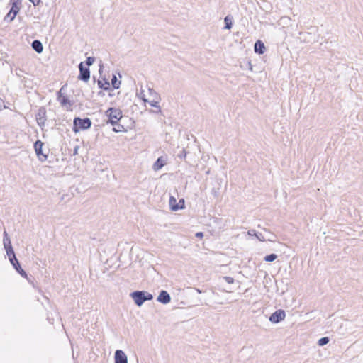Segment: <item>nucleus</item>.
Masks as SVG:
<instances>
[{
	"instance_id": "f257e3e1",
	"label": "nucleus",
	"mask_w": 363,
	"mask_h": 363,
	"mask_svg": "<svg viewBox=\"0 0 363 363\" xmlns=\"http://www.w3.org/2000/svg\"><path fill=\"white\" fill-rule=\"evenodd\" d=\"M130 296L133 299L138 306H141L146 301H150L153 298L152 294L145 291H135L130 293Z\"/></svg>"
},
{
	"instance_id": "f03ea898",
	"label": "nucleus",
	"mask_w": 363,
	"mask_h": 363,
	"mask_svg": "<svg viewBox=\"0 0 363 363\" xmlns=\"http://www.w3.org/2000/svg\"><path fill=\"white\" fill-rule=\"evenodd\" d=\"M105 116L108 118L106 123H111L112 125H115L123 118L121 110L114 107L108 108L105 112Z\"/></svg>"
},
{
	"instance_id": "7ed1b4c3",
	"label": "nucleus",
	"mask_w": 363,
	"mask_h": 363,
	"mask_svg": "<svg viewBox=\"0 0 363 363\" xmlns=\"http://www.w3.org/2000/svg\"><path fill=\"white\" fill-rule=\"evenodd\" d=\"M91 126V121L89 118H81L76 117L73 121L72 130L74 133H78L80 130H88Z\"/></svg>"
},
{
	"instance_id": "20e7f679",
	"label": "nucleus",
	"mask_w": 363,
	"mask_h": 363,
	"mask_svg": "<svg viewBox=\"0 0 363 363\" xmlns=\"http://www.w3.org/2000/svg\"><path fill=\"white\" fill-rule=\"evenodd\" d=\"M4 247L6 250V255L9 257L10 262L13 261L16 258V254L13 249L11 240L8 236V234L6 230L4 232V239H3Z\"/></svg>"
},
{
	"instance_id": "39448f33",
	"label": "nucleus",
	"mask_w": 363,
	"mask_h": 363,
	"mask_svg": "<svg viewBox=\"0 0 363 363\" xmlns=\"http://www.w3.org/2000/svg\"><path fill=\"white\" fill-rule=\"evenodd\" d=\"M79 74L78 79L87 82L90 79L89 68L84 66V62H82L79 65Z\"/></svg>"
},
{
	"instance_id": "423d86ee",
	"label": "nucleus",
	"mask_w": 363,
	"mask_h": 363,
	"mask_svg": "<svg viewBox=\"0 0 363 363\" xmlns=\"http://www.w3.org/2000/svg\"><path fill=\"white\" fill-rule=\"evenodd\" d=\"M35 118L38 125L43 129L47 121L46 108L44 106H41L38 108Z\"/></svg>"
},
{
	"instance_id": "0eeeda50",
	"label": "nucleus",
	"mask_w": 363,
	"mask_h": 363,
	"mask_svg": "<svg viewBox=\"0 0 363 363\" xmlns=\"http://www.w3.org/2000/svg\"><path fill=\"white\" fill-rule=\"evenodd\" d=\"M43 145H44V143L40 140H36L35 143H34V149H35L36 155H37L38 158L39 159V160H40L41 162H44L48 159V155L43 153Z\"/></svg>"
},
{
	"instance_id": "6e6552de",
	"label": "nucleus",
	"mask_w": 363,
	"mask_h": 363,
	"mask_svg": "<svg viewBox=\"0 0 363 363\" xmlns=\"http://www.w3.org/2000/svg\"><path fill=\"white\" fill-rule=\"evenodd\" d=\"M286 317V313L282 309H278L274 311L269 318V320L272 323H279Z\"/></svg>"
},
{
	"instance_id": "1a4fd4ad",
	"label": "nucleus",
	"mask_w": 363,
	"mask_h": 363,
	"mask_svg": "<svg viewBox=\"0 0 363 363\" xmlns=\"http://www.w3.org/2000/svg\"><path fill=\"white\" fill-rule=\"evenodd\" d=\"M115 363H128V357L121 350H117L114 355Z\"/></svg>"
},
{
	"instance_id": "9d476101",
	"label": "nucleus",
	"mask_w": 363,
	"mask_h": 363,
	"mask_svg": "<svg viewBox=\"0 0 363 363\" xmlns=\"http://www.w3.org/2000/svg\"><path fill=\"white\" fill-rule=\"evenodd\" d=\"M154 93H155V98H152V100L148 101V100H147L145 99H143V101L145 102L149 103V104L151 106L155 107V108H157V111H154V112L160 113V112H161V108L159 106V101H160V96L158 95V94L157 92H154Z\"/></svg>"
},
{
	"instance_id": "9b49d317",
	"label": "nucleus",
	"mask_w": 363,
	"mask_h": 363,
	"mask_svg": "<svg viewBox=\"0 0 363 363\" xmlns=\"http://www.w3.org/2000/svg\"><path fill=\"white\" fill-rule=\"evenodd\" d=\"M157 301L163 304H167L171 301V296L167 291L162 290L157 298Z\"/></svg>"
},
{
	"instance_id": "f8f14e48",
	"label": "nucleus",
	"mask_w": 363,
	"mask_h": 363,
	"mask_svg": "<svg viewBox=\"0 0 363 363\" xmlns=\"http://www.w3.org/2000/svg\"><path fill=\"white\" fill-rule=\"evenodd\" d=\"M11 264L13 265V267L16 269V271L21 275V277H23L24 278L27 277V273L26 272L25 270H23L22 269L17 258L13 259V261H11Z\"/></svg>"
},
{
	"instance_id": "ddd939ff",
	"label": "nucleus",
	"mask_w": 363,
	"mask_h": 363,
	"mask_svg": "<svg viewBox=\"0 0 363 363\" xmlns=\"http://www.w3.org/2000/svg\"><path fill=\"white\" fill-rule=\"evenodd\" d=\"M254 50L259 55L264 53L266 48L264 43L260 40H257L254 45Z\"/></svg>"
},
{
	"instance_id": "4468645a",
	"label": "nucleus",
	"mask_w": 363,
	"mask_h": 363,
	"mask_svg": "<svg viewBox=\"0 0 363 363\" xmlns=\"http://www.w3.org/2000/svg\"><path fill=\"white\" fill-rule=\"evenodd\" d=\"M21 3L20 0H11V13H13V17H16L19 12Z\"/></svg>"
},
{
	"instance_id": "2eb2a0df",
	"label": "nucleus",
	"mask_w": 363,
	"mask_h": 363,
	"mask_svg": "<svg viewBox=\"0 0 363 363\" xmlns=\"http://www.w3.org/2000/svg\"><path fill=\"white\" fill-rule=\"evenodd\" d=\"M31 47L38 54L43 51V45L39 40H34L31 43Z\"/></svg>"
},
{
	"instance_id": "dca6fc26",
	"label": "nucleus",
	"mask_w": 363,
	"mask_h": 363,
	"mask_svg": "<svg viewBox=\"0 0 363 363\" xmlns=\"http://www.w3.org/2000/svg\"><path fill=\"white\" fill-rule=\"evenodd\" d=\"M58 101L60 102L62 106H67V105H69V108H67V110H72L71 107L73 106L74 102L71 101L67 96H63L62 98H60L58 99Z\"/></svg>"
},
{
	"instance_id": "f3484780",
	"label": "nucleus",
	"mask_w": 363,
	"mask_h": 363,
	"mask_svg": "<svg viewBox=\"0 0 363 363\" xmlns=\"http://www.w3.org/2000/svg\"><path fill=\"white\" fill-rule=\"evenodd\" d=\"M97 84L98 86L101 89H104L105 91L110 89V83L106 78L99 79Z\"/></svg>"
},
{
	"instance_id": "a211bd4d",
	"label": "nucleus",
	"mask_w": 363,
	"mask_h": 363,
	"mask_svg": "<svg viewBox=\"0 0 363 363\" xmlns=\"http://www.w3.org/2000/svg\"><path fill=\"white\" fill-rule=\"evenodd\" d=\"M169 205L170 208L174 211L184 208V206H179V203H177V200L173 196H171L169 199Z\"/></svg>"
},
{
	"instance_id": "6ab92c4d",
	"label": "nucleus",
	"mask_w": 363,
	"mask_h": 363,
	"mask_svg": "<svg viewBox=\"0 0 363 363\" xmlns=\"http://www.w3.org/2000/svg\"><path fill=\"white\" fill-rule=\"evenodd\" d=\"M165 164H166L165 161L162 158V157H158L157 159V160L154 163V164H153V169L155 171L160 170V169H162L165 165Z\"/></svg>"
},
{
	"instance_id": "aec40b11",
	"label": "nucleus",
	"mask_w": 363,
	"mask_h": 363,
	"mask_svg": "<svg viewBox=\"0 0 363 363\" xmlns=\"http://www.w3.org/2000/svg\"><path fill=\"white\" fill-rule=\"evenodd\" d=\"M233 18L230 15L226 16L224 18V22H225L224 28L230 30L233 26Z\"/></svg>"
},
{
	"instance_id": "412c9836",
	"label": "nucleus",
	"mask_w": 363,
	"mask_h": 363,
	"mask_svg": "<svg viewBox=\"0 0 363 363\" xmlns=\"http://www.w3.org/2000/svg\"><path fill=\"white\" fill-rule=\"evenodd\" d=\"M113 130L116 133H120V132H125L126 129L125 128V127L123 125H121L118 122H117L116 124H115V125H113Z\"/></svg>"
},
{
	"instance_id": "4be33fe9",
	"label": "nucleus",
	"mask_w": 363,
	"mask_h": 363,
	"mask_svg": "<svg viewBox=\"0 0 363 363\" xmlns=\"http://www.w3.org/2000/svg\"><path fill=\"white\" fill-rule=\"evenodd\" d=\"M255 236L259 241H262V242L267 241V240L270 241V242H274V240L272 238H266L261 233H256Z\"/></svg>"
},
{
	"instance_id": "5701e85b",
	"label": "nucleus",
	"mask_w": 363,
	"mask_h": 363,
	"mask_svg": "<svg viewBox=\"0 0 363 363\" xmlns=\"http://www.w3.org/2000/svg\"><path fill=\"white\" fill-rule=\"evenodd\" d=\"M277 258V255L276 254L272 253L270 255H266L264 257V260L267 262H274Z\"/></svg>"
},
{
	"instance_id": "b1692460",
	"label": "nucleus",
	"mask_w": 363,
	"mask_h": 363,
	"mask_svg": "<svg viewBox=\"0 0 363 363\" xmlns=\"http://www.w3.org/2000/svg\"><path fill=\"white\" fill-rule=\"evenodd\" d=\"M330 341V339L328 337H323L318 340V345L319 346H324L327 345Z\"/></svg>"
},
{
	"instance_id": "393cba45",
	"label": "nucleus",
	"mask_w": 363,
	"mask_h": 363,
	"mask_svg": "<svg viewBox=\"0 0 363 363\" xmlns=\"http://www.w3.org/2000/svg\"><path fill=\"white\" fill-rule=\"evenodd\" d=\"M111 84L114 89H118L121 84V82L118 81L116 77L113 75L111 79Z\"/></svg>"
},
{
	"instance_id": "a878e982",
	"label": "nucleus",
	"mask_w": 363,
	"mask_h": 363,
	"mask_svg": "<svg viewBox=\"0 0 363 363\" xmlns=\"http://www.w3.org/2000/svg\"><path fill=\"white\" fill-rule=\"evenodd\" d=\"M95 61V58L94 57H88L84 62L86 64L85 67H89V66L92 65L93 63Z\"/></svg>"
},
{
	"instance_id": "bb28decb",
	"label": "nucleus",
	"mask_w": 363,
	"mask_h": 363,
	"mask_svg": "<svg viewBox=\"0 0 363 363\" xmlns=\"http://www.w3.org/2000/svg\"><path fill=\"white\" fill-rule=\"evenodd\" d=\"M66 85H64L62 86L60 89L57 91V100L60 99V98H62L63 96H65V88Z\"/></svg>"
},
{
	"instance_id": "cd10ccee",
	"label": "nucleus",
	"mask_w": 363,
	"mask_h": 363,
	"mask_svg": "<svg viewBox=\"0 0 363 363\" xmlns=\"http://www.w3.org/2000/svg\"><path fill=\"white\" fill-rule=\"evenodd\" d=\"M186 154H187L186 151L184 149H182L179 151V152L177 154V157L179 159L183 160V159L186 158Z\"/></svg>"
},
{
	"instance_id": "c85d7f7f",
	"label": "nucleus",
	"mask_w": 363,
	"mask_h": 363,
	"mask_svg": "<svg viewBox=\"0 0 363 363\" xmlns=\"http://www.w3.org/2000/svg\"><path fill=\"white\" fill-rule=\"evenodd\" d=\"M15 18V17H13V13H11V10L9 11V13L6 15V16L4 17V21H12L13 19Z\"/></svg>"
},
{
	"instance_id": "c756f323",
	"label": "nucleus",
	"mask_w": 363,
	"mask_h": 363,
	"mask_svg": "<svg viewBox=\"0 0 363 363\" xmlns=\"http://www.w3.org/2000/svg\"><path fill=\"white\" fill-rule=\"evenodd\" d=\"M219 189H216L215 188H213L211 190V194L215 197L218 198L219 196Z\"/></svg>"
},
{
	"instance_id": "7c9ffc66",
	"label": "nucleus",
	"mask_w": 363,
	"mask_h": 363,
	"mask_svg": "<svg viewBox=\"0 0 363 363\" xmlns=\"http://www.w3.org/2000/svg\"><path fill=\"white\" fill-rule=\"evenodd\" d=\"M223 279L228 284H233L235 281L231 277H223Z\"/></svg>"
},
{
	"instance_id": "2f4dec72",
	"label": "nucleus",
	"mask_w": 363,
	"mask_h": 363,
	"mask_svg": "<svg viewBox=\"0 0 363 363\" xmlns=\"http://www.w3.org/2000/svg\"><path fill=\"white\" fill-rule=\"evenodd\" d=\"M3 108H9L8 106H6L5 104H4V101H3L2 99L0 98V111L3 109Z\"/></svg>"
},
{
	"instance_id": "473e14b6",
	"label": "nucleus",
	"mask_w": 363,
	"mask_h": 363,
	"mask_svg": "<svg viewBox=\"0 0 363 363\" xmlns=\"http://www.w3.org/2000/svg\"><path fill=\"white\" fill-rule=\"evenodd\" d=\"M30 2L33 4L34 6L39 5L41 2V0H29Z\"/></svg>"
},
{
	"instance_id": "72a5a7b5",
	"label": "nucleus",
	"mask_w": 363,
	"mask_h": 363,
	"mask_svg": "<svg viewBox=\"0 0 363 363\" xmlns=\"http://www.w3.org/2000/svg\"><path fill=\"white\" fill-rule=\"evenodd\" d=\"M195 236L198 238H202L203 237V233L202 232H197Z\"/></svg>"
},
{
	"instance_id": "f704fd0d",
	"label": "nucleus",
	"mask_w": 363,
	"mask_h": 363,
	"mask_svg": "<svg viewBox=\"0 0 363 363\" xmlns=\"http://www.w3.org/2000/svg\"><path fill=\"white\" fill-rule=\"evenodd\" d=\"M256 233H257V232H256V230H253V229L250 230L248 231V234H249L250 235H255Z\"/></svg>"
},
{
	"instance_id": "c9c22d12",
	"label": "nucleus",
	"mask_w": 363,
	"mask_h": 363,
	"mask_svg": "<svg viewBox=\"0 0 363 363\" xmlns=\"http://www.w3.org/2000/svg\"><path fill=\"white\" fill-rule=\"evenodd\" d=\"M267 238H272L274 241L276 235L274 234L269 232V235Z\"/></svg>"
},
{
	"instance_id": "e433bc0d",
	"label": "nucleus",
	"mask_w": 363,
	"mask_h": 363,
	"mask_svg": "<svg viewBox=\"0 0 363 363\" xmlns=\"http://www.w3.org/2000/svg\"><path fill=\"white\" fill-rule=\"evenodd\" d=\"M149 92L150 94V96H152V98H155V92L152 89H149Z\"/></svg>"
},
{
	"instance_id": "4c0bfd02",
	"label": "nucleus",
	"mask_w": 363,
	"mask_h": 363,
	"mask_svg": "<svg viewBox=\"0 0 363 363\" xmlns=\"http://www.w3.org/2000/svg\"><path fill=\"white\" fill-rule=\"evenodd\" d=\"M78 149H79V147L78 146H76L74 149V152H73V155H76L78 154Z\"/></svg>"
},
{
	"instance_id": "58836bf2",
	"label": "nucleus",
	"mask_w": 363,
	"mask_h": 363,
	"mask_svg": "<svg viewBox=\"0 0 363 363\" xmlns=\"http://www.w3.org/2000/svg\"><path fill=\"white\" fill-rule=\"evenodd\" d=\"M179 206H184V199H181L179 201Z\"/></svg>"
}]
</instances>
